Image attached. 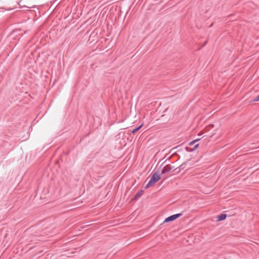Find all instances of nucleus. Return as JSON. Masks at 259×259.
I'll use <instances>...</instances> for the list:
<instances>
[{
    "mask_svg": "<svg viewBox=\"0 0 259 259\" xmlns=\"http://www.w3.org/2000/svg\"><path fill=\"white\" fill-rule=\"evenodd\" d=\"M160 179V175H158L157 172H154L152 175L148 183L145 187V188L147 189V188H149L150 187L153 186Z\"/></svg>",
    "mask_w": 259,
    "mask_h": 259,
    "instance_id": "obj_1",
    "label": "nucleus"
},
{
    "mask_svg": "<svg viewBox=\"0 0 259 259\" xmlns=\"http://www.w3.org/2000/svg\"><path fill=\"white\" fill-rule=\"evenodd\" d=\"M181 215H182L181 213H177V214H175L170 215L165 219L164 222L167 223V222L174 221L175 220L178 218L179 217H180Z\"/></svg>",
    "mask_w": 259,
    "mask_h": 259,
    "instance_id": "obj_2",
    "label": "nucleus"
},
{
    "mask_svg": "<svg viewBox=\"0 0 259 259\" xmlns=\"http://www.w3.org/2000/svg\"><path fill=\"white\" fill-rule=\"evenodd\" d=\"M172 167L170 165L167 164V165H165L163 168V169H162V170L161 171V174L163 175L166 172H168L169 171H170L172 169Z\"/></svg>",
    "mask_w": 259,
    "mask_h": 259,
    "instance_id": "obj_3",
    "label": "nucleus"
},
{
    "mask_svg": "<svg viewBox=\"0 0 259 259\" xmlns=\"http://www.w3.org/2000/svg\"><path fill=\"white\" fill-rule=\"evenodd\" d=\"M144 193L143 190H140L134 196V197L132 198V200H137L139 198H140Z\"/></svg>",
    "mask_w": 259,
    "mask_h": 259,
    "instance_id": "obj_4",
    "label": "nucleus"
},
{
    "mask_svg": "<svg viewBox=\"0 0 259 259\" xmlns=\"http://www.w3.org/2000/svg\"><path fill=\"white\" fill-rule=\"evenodd\" d=\"M226 217H227L226 214H225V213L221 214V215H219L217 217V221H223L225 219H226Z\"/></svg>",
    "mask_w": 259,
    "mask_h": 259,
    "instance_id": "obj_5",
    "label": "nucleus"
},
{
    "mask_svg": "<svg viewBox=\"0 0 259 259\" xmlns=\"http://www.w3.org/2000/svg\"><path fill=\"white\" fill-rule=\"evenodd\" d=\"M143 126V124H141L140 125V126H139L138 127L133 129L132 131V133L133 134H135L137 132H138Z\"/></svg>",
    "mask_w": 259,
    "mask_h": 259,
    "instance_id": "obj_6",
    "label": "nucleus"
},
{
    "mask_svg": "<svg viewBox=\"0 0 259 259\" xmlns=\"http://www.w3.org/2000/svg\"><path fill=\"white\" fill-rule=\"evenodd\" d=\"M198 146H199V144H196V145L194 146V147H193V148H192V149H191L190 150H189V151H194V150H195L198 148ZM186 149H187V151H189V150H188V147H187V148H186Z\"/></svg>",
    "mask_w": 259,
    "mask_h": 259,
    "instance_id": "obj_7",
    "label": "nucleus"
},
{
    "mask_svg": "<svg viewBox=\"0 0 259 259\" xmlns=\"http://www.w3.org/2000/svg\"><path fill=\"white\" fill-rule=\"evenodd\" d=\"M200 139H196L195 140H193V141L189 143V145L190 146H192L193 145H194L196 142H197V141H198Z\"/></svg>",
    "mask_w": 259,
    "mask_h": 259,
    "instance_id": "obj_8",
    "label": "nucleus"
},
{
    "mask_svg": "<svg viewBox=\"0 0 259 259\" xmlns=\"http://www.w3.org/2000/svg\"><path fill=\"white\" fill-rule=\"evenodd\" d=\"M258 101H259V95L253 100V101H254V102H257Z\"/></svg>",
    "mask_w": 259,
    "mask_h": 259,
    "instance_id": "obj_9",
    "label": "nucleus"
},
{
    "mask_svg": "<svg viewBox=\"0 0 259 259\" xmlns=\"http://www.w3.org/2000/svg\"><path fill=\"white\" fill-rule=\"evenodd\" d=\"M207 40H206V41L204 42V44L203 45V46H203H203H204L207 44Z\"/></svg>",
    "mask_w": 259,
    "mask_h": 259,
    "instance_id": "obj_10",
    "label": "nucleus"
}]
</instances>
